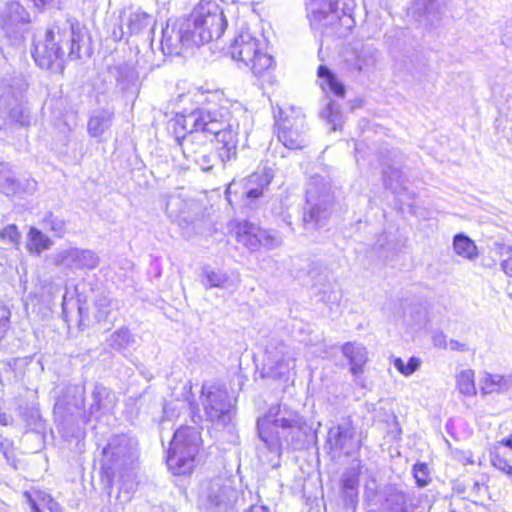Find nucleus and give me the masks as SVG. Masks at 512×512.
<instances>
[{"label":"nucleus","mask_w":512,"mask_h":512,"mask_svg":"<svg viewBox=\"0 0 512 512\" xmlns=\"http://www.w3.org/2000/svg\"><path fill=\"white\" fill-rule=\"evenodd\" d=\"M54 115V125L61 126L63 124L62 121V110L59 108L57 112H52Z\"/></svg>","instance_id":"35"},{"label":"nucleus","mask_w":512,"mask_h":512,"mask_svg":"<svg viewBox=\"0 0 512 512\" xmlns=\"http://www.w3.org/2000/svg\"><path fill=\"white\" fill-rule=\"evenodd\" d=\"M102 472H103V473H105L106 475L111 474V473H110V468H109V467L102 468Z\"/></svg>","instance_id":"40"},{"label":"nucleus","mask_w":512,"mask_h":512,"mask_svg":"<svg viewBox=\"0 0 512 512\" xmlns=\"http://www.w3.org/2000/svg\"><path fill=\"white\" fill-rule=\"evenodd\" d=\"M88 33L78 24L71 25L70 56L78 57L81 49L86 44Z\"/></svg>","instance_id":"22"},{"label":"nucleus","mask_w":512,"mask_h":512,"mask_svg":"<svg viewBox=\"0 0 512 512\" xmlns=\"http://www.w3.org/2000/svg\"><path fill=\"white\" fill-rule=\"evenodd\" d=\"M509 387V380L506 376L494 373H484L480 381V392L482 395L498 394Z\"/></svg>","instance_id":"15"},{"label":"nucleus","mask_w":512,"mask_h":512,"mask_svg":"<svg viewBox=\"0 0 512 512\" xmlns=\"http://www.w3.org/2000/svg\"><path fill=\"white\" fill-rule=\"evenodd\" d=\"M11 421H12V419L9 415L0 411V424L1 425L7 426V425L11 424Z\"/></svg>","instance_id":"37"},{"label":"nucleus","mask_w":512,"mask_h":512,"mask_svg":"<svg viewBox=\"0 0 512 512\" xmlns=\"http://www.w3.org/2000/svg\"><path fill=\"white\" fill-rule=\"evenodd\" d=\"M367 64V58L365 55H362V54H358L356 55L355 57V61L354 63L352 64V67L355 71L357 72H360L363 70V68L366 66Z\"/></svg>","instance_id":"31"},{"label":"nucleus","mask_w":512,"mask_h":512,"mask_svg":"<svg viewBox=\"0 0 512 512\" xmlns=\"http://www.w3.org/2000/svg\"><path fill=\"white\" fill-rule=\"evenodd\" d=\"M21 191V185L8 164L0 163V193L14 196Z\"/></svg>","instance_id":"16"},{"label":"nucleus","mask_w":512,"mask_h":512,"mask_svg":"<svg viewBox=\"0 0 512 512\" xmlns=\"http://www.w3.org/2000/svg\"><path fill=\"white\" fill-rule=\"evenodd\" d=\"M248 512H270L269 508L265 507V506H260V507H252L249 509Z\"/></svg>","instance_id":"38"},{"label":"nucleus","mask_w":512,"mask_h":512,"mask_svg":"<svg viewBox=\"0 0 512 512\" xmlns=\"http://www.w3.org/2000/svg\"><path fill=\"white\" fill-rule=\"evenodd\" d=\"M317 76L318 78L324 80L326 87L334 95L338 97H344L346 92L344 85L337 79L335 74L326 65H320L317 68Z\"/></svg>","instance_id":"20"},{"label":"nucleus","mask_w":512,"mask_h":512,"mask_svg":"<svg viewBox=\"0 0 512 512\" xmlns=\"http://www.w3.org/2000/svg\"><path fill=\"white\" fill-rule=\"evenodd\" d=\"M204 278L206 281V286L208 288L222 287L224 282L226 281L225 277L219 275L214 271L206 272L204 274Z\"/></svg>","instance_id":"28"},{"label":"nucleus","mask_w":512,"mask_h":512,"mask_svg":"<svg viewBox=\"0 0 512 512\" xmlns=\"http://www.w3.org/2000/svg\"><path fill=\"white\" fill-rule=\"evenodd\" d=\"M449 347L452 351L456 352H465L468 349L465 343L458 340H450Z\"/></svg>","instance_id":"32"},{"label":"nucleus","mask_w":512,"mask_h":512,"mask_svg":"<svg viewBox=\"0 0 512 512\" xmlns=\"http://www.w3.org/2000/svg\"><path fill=\"white\" fill-rule=\"evenodd\" d=\"M412 476L418 488H424L432 482L431 469L425 462H416L412 466Z\"/></svg>","instance_id":"23"},{"label":"nucleus","mask_w":512,"mask_h":512,"mask_svg":"<svg viewBox=\"0 0 512 512\" xmlns=\"http://www.w3.org/2000/svg\"><path fill=\"white\" fill-rule=\"evenodd\" d=\"M57 105L59 104L60 106L62 105V102L61 101H57L56 103Z\"/></svg>","instance_id":"46"},{"label":"nucleus","mask_w":512,"mask_h":512,"mask_svg":"<svg viewBox=\"0 0 512 512\" xmlns=\"http://www.w3.org/2000/svg\"><path fill=\"white\" fill-rule=\"evenodd\" d=\"M230 232L235 239L250 251H258L262 247L272 246L274 238L265 229L255 226L249 221H234L230 224Z\"/></svg>","instance_id":"8"},{"label":"nucleus","mask_w":512,"mask_h":512,"mask_svg":"<svg viewBox=\"0 0 512 512\" xmlns=\"http://www.w3.org/2000/svg\"><path fill=\"white\" fill-rule=\"evenodd\" d=\"M0 19L6 32L14 31L19 25H27L31 22L26 9L16 1L7 2L0 10Z\"/></svg>","instance_id":"10"},{"label":"nucleus","mask_w":512,"mask_h":512,"mask_svg":"<svg viewBox=\"0 0 512 512\" xmlns=\"http://www.w3.org/2000/svg\"><path fill=\"white\" fill-rule=\"evenodd\" d=\"M25 421L27 425L31 427L33 430H38L42 427L41 425V416L39 411L36 409H31L28 413L24 414Z\"/></svg>","instance_id":"29"},{"label":"nucleus","mask_w":512,"mask_h":512,"mask_svg":"<svg viewBox=\"0 0 512 512\" xmlns=\"http://www.w3.org/2000/svg\"><path fill=\"white\" fill-rule=\"evenodd\" d=\"M109 449H110V445H107V446L103 449L102 454H104V455H105V454L108 452V450H109Z\"/></svg>","instance_id":"42"},{"label":"nucleus","mask_w":512,"mask_h":512,"mask_svg":"<svg viewBox=\"0 0 512 512\" xmlns=\"http://www.w3.org/2000/svg\"><path fill=\"white\" fill-rule=\"evenodd\" d=\"M501 447H507L512 450V434L497 441L496 445L489 451L491 466L512 479V463L507 454L500 451Z\"/></svg>","instance_id":"11"},{"label":"nucleus","mask_w":512,"mask_h":512,"mask_svg":"<svg viewBox=\"0 0 512 512\" xmlns=\"http://www.w3.org/2000/svg\"><path fill=\"white\" fill-rule=\"evenodd\" d=\"M502 269L507 276L512 277V250L509 257L502 262Z\"/></svg>","instance_id":"33"},{"label":"nucleus","mask_w":512,"mask_h":512,"mask_svg":"<svg viewBox=\"0 0 512 512\" xmlns=\"http://www.w3.org/2000/svg\"><path fill=\"white\" fill-rule=\"evenodd\" d=\"M394 367L397 369V371L404 375V376H410L412 375L418 368L420 367V359L417 357H411L407 361V363L404 362L402 358H395L394 361Z\"/></svg>","instance_id":"24"},{"label":"nucleus","mask_w":512,"mask_h":512,"mask_svg":"<svg viewBox=\"0 0 512 512\" xmlns=\"http://www.w3.org/2000/svg\"><path fill=\"white\" fill-rule=\"evenodd\" d=\"M231 58L249 69L256 77L269 75L276 67L267 46L247 31L239 33L230 44Z\"/></svg>","instance_id":"3"},{"label":"nucleus","mask_w":512,"mask_h":512,"mask_svg":"<svg viewBox=\"0 0 512 512\" xmlns=\"http://www.w3.org/2000/svg\"><path fill=\"white\" fill-rule=\"evenodd\" d=\"M341 350L350 364V372L354 376L362 375L368 361L365 347L355 342H347L342 345Z\"/></svg>","instance_id":"13"},{"label":"nucleus","mask_w":512,"mask_h":512,"mask_svg":"<svg viewBox=\"0 0 512 512\" xmlns=\"http://www.w3.org/2000/svg\"><path fill=\"white\" fill-rule=\"evenodd\" d=\"M61 309H62V313H64V295L62 296Z\"/></svg>","instance_id":"43"},{"label":"nucleus","mask_w":512,"mask_h":512,"mask_svg":"<svg viewBox=\"0 0 512 512\" xmlns=\"http://www.w3.org/2000/svg\"><path fill=\"white\" fill-rule=\"evenodd\" d=\"M283 429L301 428V425L296 421L288 418H282L279 421L271 419L269 416L260 418L257 422L259 438L270 448L277 449L281 453V438L279 436L278 428Z\"/></svg>","instance_id":"9"},{"label":"nucleus","mask_w":512,"mask_h":512,"mask_svg":"<svg viewBox=\"0 0 512 512\" xmlns=\"http://www.w3.org/2000/svg\"><path fill=\"white\" fill-rule=\"evenodd\" d=\"M19 237L20 234L14 224L8 225L0 231V238L10 244L18 243Z\"/></svg>","instance_id":"27"},{"label":"nucleus","mask_w":512,"mask_h":512,"mask_svg":"<svg viewBox=\"0 0 512 512\" xmlns=\"http://www.w3.org/2000/svg\"><path fill=\"white\" fill-rule=\"evenodd\" d=\"M200 444L201 437L195 429L181 426L175 431L166 459L173 475L183 476L193 471Z\"/></svg>","instance_id":"4"},{"label":"nucleus","mask_w":512,"mask_h":512,"mask_svg":"<svg viewBox=\"0 0 512 512\" xmlns=\"http://www.w3.org/2000/svg\"><path fill=\"white\" fill-rule=\"evenodd\" d=\"M453 249L456 255L467 260H473L478 255V249L474 241L462 233L454 236Z\"/></svg>","instance_id":"17"},{"label":"nucleus","mask_w":512,"mask_h":512,"mask_svg":"<svg viewBox=\"0 0 512 512\" xmlns=\"http://www.w3.org/2000/svg\"><path fill=\"white\" fill-rule=\"evenodd\" d=\"M475 375L473 369H464L456 374V389L461 395L472 397L477 394Z\"/></svg>","instance_id":"19"},{"label":"nucleus","mask_w":512,"mask_h":512,"mask_svg":"<svg viewBox=\"0 0 512 512\" xmlns=\"http://www.w3.org/2000/svg\"><path fill=\"white\" fill-rule=\"evenodd\" d=\"M318 15L325 17V15L322 12H319Z\"/></svg>","instance_id":"45"},{"label":"nucleus","mask_w":512,"mask_h":512,"mask_svg":"<svg viewBox=\"0 0 512 512\" xmlns=\"http://www.w3.org/2000/svg\"><path fill=\"white\" fill-rule=\"evenodd\" d=\"M11 311L9 307L0 300V341L3 340L11 328Z\"/></svg>","instance_id":"25"},{"label":"nucleus","mask_w":512,"mask_h":512,"mask_svg":"<svg viewBox=\"0 0 512 512\" xmlns=\"http://www.w3.org/2000/svg\"><path fill=\"white\" fill-rule=\"evenodd\" d=\"M25 496L33 512H44V508H47L49 512H61L59 504L43 492H35L34 495L25 493Z\"/></svg>","instance_id":"18"},{"label":"nucleus","mask_w":512,"mask_h":512,"mask_svg":"<svg viewBox=\"0 0 512 512\" xmlns=\"http://www.w3.org/2000/svg\"><path fill=\"white\" fill-rule=\"evenodd\" d=\"M62 409H63V404H62L61 400H57L56 403H55V406H54L55 414L60 412Z\"/></svg>","instance_id":"39"},{"label":"nucleus","mask_w":512,"mask_h":512,"mask_svg":"<svg viewBox=\"0 0 512 512\" xmlns=\"http://www.w3.org/2000/svg\"><path fill=\"white\" fill-rule=\"evenodd\" d=\"M52 230L57 231L58 232L57 233L58 236H60V237L62 236V231L61 230H57L54 226H52Z\"/></svg>","instance_id":"41"},{"label":"nucleus","mask_w":512,"mask_h":512,"mask_svg":"<svg viewBox=\"0 0 512 512\" xmlns=\"http://www.w3.org/2000/svg\"><path fill=\"white\" fill-rule=\"evenodd\" d=\"M112 340V346L117 345V347H120L123 344V342H128V331L121 329L119 331L114 332L112 334Z\"/></svg>","instance_id":"30"},{"label":"nucleus","mask_w":512,"mask_h":512,"mask_svg":"<svg viewBox=\"0 0 512 512\" xmlns=\"http://www.w3.org/2000/svg\"><path fill=\"white\" fill-rule=\"evenodd\" d=\"M52 242L51 240L44 235L40 230L37 228H31L28 233V243H27V249L36 254H40L44 250H47L50 248Z\"/></svg>","instance_id":"21"},{"label":"nucleus","mask_w":512,"mask_h":512,"mask_svg":"<svg viewBox=\"0 0 512 512\" xmlns=\"http://www.w3.org/2000/svg\"><path fill=\"white\" fill-rule=\"evenodd\" d=\"M229 192H230V188L228 187V188L226 189V196H227V197H228V195H229Z\"/></svg>","instance_id":"44"},{"label":"nucleus","mask_w":512,"mask_h":512,"mask_svg":"<svg viewBox=\"0 0 512 512\" xmlns=\"http://www.w3.org/2000/svg\"><path fill=\"white\" fill-rule=\"evenodd\" d=\"M11 446V443L9 440L4 439L2 435H0V451L3 453V455L8 458V452L9 448Z\"/></svg>","instance_id":"34"},{"label":"nucleus","mask_w":512,"mask_h":512,"mask_svg":"<svg viewBox=\"0 0 512 512\" xmlns=\"http://www.w3.org/2000/svg\"><path fill=\"white\" fill-rule=\"evenodd\" d=\"M207 107L191 114L193 125L187 130V118L176 114L170 130L186 159L210 170L215 157L226 163L237 156L239 133L230 124L231 101L223 93L214 92L206 99Z\"/></svg>","instance_id":"1"},{"label":"nucleus","mask_w":512,"mask_h":512,"mask_svg":"<svg viewBox=\"0 0 512 512\" xmlns=\"http://www.w3.org/2000/svg\"><path fill=\"white\" fill-rule=\"evenodd\" d=\"M230 403L225 392H215L208 395L205 413L212 421H218L228 416Z\"/></svg>","instance_id":"14"},{"label":"nucleus","mask_w":512,"mask_h":512,"mask_svg":"<svg viewBox=\"0 0 512 512\" xmlns=\"http://www.w3.org/2000/svg\"><path fill=\"white\" fill-rule=\"evenodd\" d=\"M273 179L269 170L262 169L252 172L246 179V197L256 200L262 197Z\"/></svg>","instance_id":"12"},{"label":"nucleus","mask_w":512,"mask_h":512,"mask_svg":"<svg viewBox=\"0 0 512 512\" xmlns=\"http://www.w3.org/2000/svg\"><path fill=\"white\" fill-rule=\"evenodd\" d=\"M108 126V119L104 116H93L88 121V131L92 136H98L103 133Z\"/></svg>","instance_id":"26"},{"label":"nucleus","mask_w":512,"mask_h":512,"mask_svg":"<svg viewBox=\"0 0 512 512\" xmlns=\"http://www.w3.org/2000/svg\"><path fill=\"white\" fill-rule=\"evenodd\" d=\"M38 8L50 6L54 0H31Z\"/></svg>","instance_id":"36"},{"label":"nucleus","mask_w":512,"mask_h":512,"mask_svg":"<svg viewBox=\"0 0 512 512\" xmlns=\"http://www.w3.org/2000/svg\"><path fill=\"white\" fill-rule=\"evenodd\" d=\"M27 86L20 74L6 76L0 82V104L9 110L10 118L22 126L30 121L29 109L22 102Z\"/></svg>","instance_id":"5"},{"label":"nucleus","mask_w":512,"mask_h":512,"mask_svg":"<svg viewBox=\"0 0 512 512\" xmlns=\"http://www.w3.org/2000/svg\"><path fill=\"white\" fill-rule=\"evenodd\" d=\"M274 133L287 149L300 150L306 146L305 119L301 115L280 111L275 121Z\"/></svg>","instance_id":"6"},{"label":"nucleus","mask_w":512,"mask_h":512,"mask_svg":"<svg viewBox=\"0 0 512 512\" xmlns=\"http://www.w3.org/2000/svg\"><path fill=\"white\" fill-rule=\"evenodd\" d=\"M226 27L222 8L213 0H201L188 15L163 29L161 47L169 55H182L219 39Z\"/></svg>","instance_id":"2"},{"label":"nucleus","mask_w":512,"mask_h":512,"mask_svg":"<svg viewBox=\"0 0 512 512\" xmlns=\"http://www.w3.org/2000/svg\"><path fill=\"white\" fill-rule=\"evenodd\" d=\"M61 41L60 28L57 27V33H55L54 28L48 29L45 40L34 45L32 56L40 68L50 70L55 74L63 73L64 58L61 52Z\"/></svg>","instance_id":"7"}]
</instances>
